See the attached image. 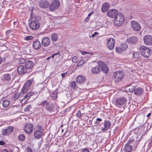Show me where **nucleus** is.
Listing matches in <instances>:
<instances>
[{
    "label": "nucleus",
    "mask_w": 152,
    "mask_h": 152,
    "mask_svg": "<svg viewBox=\"0 0 152 152\" xmlns=\"http://www.w3.org/2000/svg\"><path fill=\"white\" fill-rule=\"evenodd\" d=\"M139 50L141 55L146 58H148L151 53V50L145 46H141Z\"/></svg>",
    "instance_id": "obj_1"
},
{
    "label": "nucleus",
    "mask_w": 152,
    "mask_h": 152,
    "mask_svg": "<svg viewBox=\"0 0 152 152\" xmlns=\"http://www.w3.org/2000/svg\"><path fill=\"white\" fill-rule=\"evenodd\" d=\"M122 13H117L115 16L114 21V23L118 26L122 25L124 23V17Z\"/></svg>",
    "instance_id": "obj_2"
},
{
    "label": "nucleus",
    "mask_w": 152,
    "mask_h": 152,
    "mask_svg": "<svg viewBox=\"0 0 152 152\" xmlns=\"http://www.w3.org/2000/svg\"><path fill=\"white\" fill-rule=\"evenodd\" d=\"M123 72L121 71H117L114 72L113 78L116 82H118L123 78L124 74Z\"/></svg>",
    "instance_id": "obj_3"
},
{
    "label": "nucleus",
    "mask_w": 152,
    "mask_h": 152,
    "mask_svg": "<svg viewBox=\"0 0 152 152\" xmlns=\"http://www.w3.org/2000/svg\"><path fill=\"white\" fill-rule=\"evenodd\" d=\"M60 5V1L58 0L54 1L50 4L49 10L50 11H53L56 10L59 6Z\"/></svg>",
    "instance_id": "obj_4"
},
{
    "label": "nucleus",
    "mask_w": 152,
    "mask_h": 152,
    "mask_svg": "<svg viewBox=\"0 0 152 152\" xmlns=\"http://www.w3.org/2000/svg\"><path fill=\"white\" fill-rule=\"evenodd\" d=\"M126 36H127V38L126 40V42L128 44L132 45L136 44L138 42V38L135 36H132L128 37V34H125Z\"/></svg>",
    "instance_id": "obj_5"
},
{
    "label": "nucleus",
    "mask_w": 152,
    "mask_h": 152,
    "mask_svg": "<svg viewBox=\"0 0 152 152\" xmlns=\"http://www.w3.org/2000/svg\"><path fill=\"white\" fill-rule=\"evenodd\" d=\"M98 64L101 68V70L104 73H107L108 71V69L107 65L101 61H99L98 62Z\"/></svg>",
    "instance_id": "obj_6"
},
{
    "label": "nucleus",
    "mask_w": 152,
    "mask_h": 152,
    "mask_svg": "<svg viewBox=\"0 0 152 152\" xmlns=\"http://www.w3.org/2000/svg\"><path fill=\"white\" fill-rule=\"evenodd\" d=\"M40 26L39 23L36 21H32L30 23L29 27L33 30H36L39 28Z\"/></svg>",
    "instance_id": "obj_7"
},
{
    "label": "nucleus",
    "mask_w": 152,
    "mask_h": 152,
    "mask_svg": "<svg viewBox=\"0 0 152 152\" xmlns=\"http://www.w3.org/2000/svg\"><path fill=\"white\" fill-rule=\"evenodd\" d=\"M15 72H14L10 74H6L4 75L3 76V79L4 80L7 81H10L11 78L14 80L15 77Z\"/></svg>",
    "instance_id": "obj_8"
},
{
    "label": "nucleus",
    "mask_w": 152,
    "mask_h": 152,
    "mask_svg": "<svg viewBox=\"0 0 152 152\" xmlns=\"http://www.w3.org/2000/svg\"><path fill=\"white\" fill-rule=\"evenodd\" d=\"M131 25L132 29L135 31H138L141 30V27L140 25L135 21H132Z\"/></svg>",
    "instance_id": "obj_9"
},
{
    "label": "nucleus",
    "mask_w": 152,
    "mask_h": 152,
    "mask_svg": "<svg viewBox=\"0 0 152 152\" xmlns=\"http://www.w3.org/2000/svg\"><path fill=\"white\" fill-rule=\"evenodd\" d=\"M143 40L144 43L147 45H152V36L147 35L144 36Z\"/></svg>",
    "instance_id": "obj_10"
},
{
    "label": "nucleus",
    "mask_w": 152,
    "mask_h": 152,
    "mask_svg": "<svg viewBox=\"0 0 152 152\" xmlns=\"http://www.w3.org/2000/svg\"><path fill=\"white\" fill-rule=\"evenodd\" d=\"M24 130L25 132L28 134L31 133L34 129V126L32 124H28L25 125L23 127Z\"/></svg>",
    "instance_id": "obj_11"
},
{
    "label": "nucleus",
    "mask_w": 152,
    "mask_h": 152,
    "mask_svg": "<svg viewBox=\"0 0 152 152\" xmlns=\"http://www.w3.org/2000/svg\"><path fill=\"white\" fill-rule=\"evenodd\" d=\"M107 47L110 50H113L114 48L115 44L114 39L113 38L107 39Z\"/></svg>",
    "instance_id": "obj_12"
},
{
    "label": "nucleus",
    "mask_w": 152,
    "mask_h": 152,
    "mask_svg": "<svg viewBox=\"0 0 152 152\" xmlns=\"http://www.w3.org/2000/svg\"><path fill=\"white\" fill-rule=\"evenodd\" d=\"M118 11L116 10L112 9L109 10L107 12V14L110 17L113 18L115 17Z\"/></svg>",
    "instance_id": "obj_13"
},
{
    "label": "nucleus",
    "mask_w": 152,
    "mask_h": 152,
    "mask_svg": "<svg viewBox=\"0 0 152 152\" xmlns=\"http://www.w3.org/2000/svg\"><path fill=\"white\" fill-rule=\"evenodd\" d=\"M13 130V128L12 126H8L7 129L2 130V134L3 135H7L11 133Z\"/></svg>",
    "instance_id": "obj_14"
},
{
    "label": "nucleus",
    "mask_w": 152,
    "mask_h": 152,
    "mask_svg": "<svg viewBox=\"0 0 152 152\" xmlns=\"http://www.w3.org/2000/svg\"><path fill=\"white\" fill-rule=\"evenodd\" d=\"M17 69L18 72L20 75H23L28 72L26 67H25L23 65L19 66L18 67Z\"/></svg>",
    "instance_id": "obj_15"
},
{
    "label": "nucleus",
    "mask_w": 152,
    "mask_h": 152,
    "mask_svg": "<svg viewBox=\"0 0 152 152\" xmlns=\"http://www.w3.org/2000/svg\"><path fill=\"white\" fill-rule=\"evenodd\" d=\"M50 39L48 37H45L42 39L41 42V44L44 47L48 46L50 44Z\"/></svg>",
    "instance_id": "obj_16"
},
{
    "label": "nucleus",
    "mask_w": 152,
    "mask_h": 152,
    "mask_svg": "<svg viewBox=\"0 0 152 152\" xmlns=\"http://www.w3.org/2000/svg\"><path fill=\"white\" fill-rule=\"evenodd\" d=\"M39 6L43 9H46L48 8L50 5V3L47 0L43 1H41L39 2Z\"/></svg>",
    "instance_id": "obj_17"
},
{
    "label": "nucleus",
    "mask_w": 152,
    "mask_h": 152,
    "mask_svg": "<svg viewBox=\"0 0 152 152\" xmlns=\"http://www.w3.org/2000/svg\"><path fill=\"white\" fill-rule=\"evenodd\" d=\"M135 87L134 86L129 85L128 86H126L125 88V91L126 94H125V96H126L127 95V92H129L130 93H132L133 91L134 92L135 90Z\"/></svg>",
    "instance_id": "obj_18"
},
{
    "label": "nucleus",
    "mask_w": 152,
    "mask_h": 152,
    "mask_svg": "<svg viewBox=\"0 0 152 152\" xmlns=\"http://www.w3.org/2000/svg\"><path fill=\"white\" fill-rule=\"evenodd\" d=\"M111 125L110 121H105L104 123V127L102 128V130L103 132L106 131L109 128Z\"/></svg>",
    "instance_id": "obj_19"
},
{
    "label": "nucleus",
    "mask_w": 152,
    "mask_h": 152,
    "mask_svg": "<svg viewBox=\"0 0 152 152\" xmlns=\"http://www.w3.org/2000/svg\"><path fill=\"white\" fill-rule=\"evenodd\" d=\"M86 79L85 77L82 75L78 76L76 79L77 83L79 84H82L86 81Z\"/></svg>",
    "instance_id": "obj_20"
},
{
    "label": "nucleus",
    "mask_w": 152,
    "mask_h": 152,
    "mask_svg": "<svg viewBox=\"0 0 152 152\" xmlns=\"http://www.w3.org/2000/svg\"><path fill=\"white\" fill-rule=\"evenodd\" d=\"M33 46L35 50H38L41 48L42 44L38 40H36L34 42L33 44Z\"/></svg>",
    "instance_id": "obj_21"
},
{
    "label": "nucleus",
    "mask_w": 152,
    "mask_h": 152,
    "mask_svg": "<svg viewBox=\"0 0 152 152\" xmlns=\"http://www.w3.org/2000/svg\"><path fill=\"white\" fill-rule=\"evenodd\" d=\"M124 104V98H119L116 99L115 101V104L118 107H120L121 106Z\"/></svg>",
    "instance_id": "obj_22"
},
{
    "label": "nucleus",
    "mask_w": 152,
    "mask_h": 152,
    "mask_svg": "<svg viewBox=\"0 0 152 152\" xmlns=\"http://www.w3.org/2000/svg\"><path fill=\"white\" fill-rule=\"evenodd\" d=\"M144 92L143 89L140 87L135 88L134 94L140 96L142 95Z\"/></svg>",
    "instance_id": "obj_23"
},
{
    "label": "nucleus",
    "mask_w": 152,
    "mask_h": 152,
    "mask_svg": "<svg viewBox=\"0 0 152 152\" xmlns=\"http://www.w3.org/2000/svg\"><path fill=\"white\" fill-rule=\"evenodd\" d=\"M34 64L33 62L31 61H27L25 63V66L27 69H30L33 67Z\"/></svg>",
    "instance_id": "obj_24"
},
{
    "label": "nucleus",
    "mask_w": 152,
    "mask_h": 152,
    "mask_svg": "<svg viewBox=\"0 0 152 152\" xmlns=\"http://www.w3.org/2000/svg\"><path fill=\"white\" fill-rule=\"evenodd\" d=\"M110 7V4L108 3H105L102 5L101 10L103 12H106Z\"/></svg>",
    "instance_id": "obj_25"
},
{
    "label": "nucleus",
    "mask_w": 152,
    "mask_h": 152,
    "mask_svg": "<svg viewBox=\"0 0 152 152\" xmlns=\"http://www.w3.org/2000/svg\"><path fill=\"white\" fill-rule=\"evenodd\" d=\"M45 107L47 110L50 112L53 111V109L54 108V105L53 104H47L46 105Z\"/></svg>",
    "instance_id": "obj_26"
},
{
    "label": "nucleus",
    "mask_w": 152,
    "mask_h": 152,
    "mask_svg": "<svg viewBox=\"0 0 152 152\" xmlns=\"http://www.w3.org/2000/svg\"><path fill=\"white\" fill-rule=\"evenodd\" d=\"M42 134V131L37 130L34 133V135L35 137L37 139H39L41 137Z\"/></svg>",
    "instance_id": "obj_27"
},
{
    "label": "nucleus",
    "mask_w": 152,
    "mask_h": 152,
    "mask_svg": "<svg viewBox=\"0 0 152 152\" xmlns=\"http://www.w3.org/2000/svg\"><path fill=\"white\" fill-rule=\"evenodd\" d=\"M100 66L99 65L95 67L92 69L91 72L94 74H98L100 72Z\"/></svg>",
    "instance_id": "obj_28"
},
{
    "label": "nucleus",
    "mask_w": 152,
    "mask_h": 152,
    "mask_svg": "<svg viewBox=\"0 0 152 152\" xmlns=\"http://www.w3.org/2000/svg\"><path fill=\"white\" fill-rule=\"evenodd\" d=\"M132 149V146L131 145H130L128 143H127L125 146L124 150L125 152H130Z\"/></svg>",
    "instance_id": "obj_29"
},
{
    "label": "nucleus",
    "mask_w": 152,
    "mask_h": 152,
    "mask_svg": "<svg viewBox=\"0 0 152 152\" xmlns=\"http://www.w3.org/2000/svg\"><path fill=\"white\" fill-rule=\"evenodd\" d=\"M51 40L53 42H56L58 39V34L55 33L52 34L51 37Z\"/></svg>",
    "instance_id": "obj_30"
},
{
    "label": "nucleus",
    "mask_w": 152,
    "mask_h": 152,
    "mask_svg": "<svg viewBox=\"0 0 152 152\" xmlns=\"http://www.w3.org/2000/svg\"><path fill=\"white\" fill-rule=\"evenodd\" d=\"M133 55L134 58H140L142 56L141 53L138 52H134L133 54Z\"/></svg>",
    "instance_id": "obj_31"
},
{
    "label": "nucleus",
    "mask_w": 152,
    "mask_h": 152,
    "mask_svg": "<svg viewBox=\"0 0 152 152\" xmlns=\"http://www.w3.org/2000/svg\"><path fill=\"white\" fill-rule=\"evenodd\" d=\"M58 92L57 90L54 91L50 95V97L53 99H56L58 97Z\"/></svg>",
    "instance_id": "obj_32"
},
{
    "label": "nucleus",
    "mask_w": 152,
    "mask_h": 152,
    "mask_svg": "<svg viewBox=\"0 0 152 152\" xmlns=\"http://www.w3.org/2000/svg\"><path fill=\"white\" fill-rule=\"evenodd\" d=\"M32 84V81L31 80H27L24 86L29 89L31 86Z\"/></svg>",
    "instance_id": "obj_33"
},
{
    "label": "nucleus",
    "mask_w": 152,
    "mask_h": 152,
    "mask_svg": "<svg viewBox=\"0 0 152 152\" xmlns=\"http://www.w3.org/2000/svg\"><path fill=\"white\" fill-rule=\"evenodd\" d=\"M37 93L35 92H31L27 94L25 96V97L23 98V99H29L30 97L31 96L35 94H36Z\"/></svg>",
    "instance_id": "obj_34"
},
{
    "label": "nucleus",
    "mask_w": 152,
    "mask_h": 152,
    "mask_svg": "<svg viewBox=\"0 0 152 152\" xmlns=\"http://www.w3.org/2000/svg\"><path fill=\"white\" fill-rule=\"evenodd\" d=\"M18 138L20 141H24L25 139V136L24 134H21L18 136Z\"/></svg>",
    "instance_id": "obj_35"
},
{
    "label": "nucleus",
    "mask_w": 152,
    "mask_h": 152,
    "mask_svg": "<svg viewBox=\"0 0 152 152\" xmlns=\"http://www.w3.org/2000/svg\"><path fill=\"white\" fill-rule=\"evenodd\" d=\"M29 89L27 87L23 86V87L21 90V92L23 94H26L28 91Z\"/></svg>",
    "instance_id": "obj_36"
},
{
    "label": "nucleus",
    "mask_w": 152,
    "mask_h": 152,
    "mask_svg": "<svg viewBox=\"0 0 152 152\" xmlns=\"http://www.w3.org/2000/svg\"><path fill=\"white\" fill-rule=\"evenodd\" d=\"M10 101L7 100H5L3 101L2 104L4 107H8L10 104Z\"/></svg>",
    "instance_id": "obj_37"
},
{
    "label": "nucleus",
    "mask_w": 152,
    "mask_h": 152,
    "mask_svg": "<svg viewBox=\"0 0 152 152\" xmlns=\"http://www.w3.org/2000/svg\"><path fill=\"white\" fill-rule=\"evenodd\" d=\"M116 51L117 53H122L123 51V48L121 47L116 48Z\"/></svg>",
    "instance_id": "obj_38"
},
{
    "label": "nucleus",
    "mask_w": 152,
    "mask_h": 152,
    "mask_svg": "<svg viewBox=\"0 0 152 152\" xmlns=\"http://www.w3.org/2000/svg\"><path fill=\"white\" fill-rule=\"evenodd\" d=\"M94 12H91L88 15V16L86 17L84 21L86 22H87L88 20L89 19L90 17L93 14Z\"/></svg>",
    "instance_id": "obj_39"
},
{
    "label": "nucleus",
    "mask_w": 152,
    "mask_h": 152,
    "mask_svg": "<svg viewBox=\"0 0 152 152\" xmlns=\"http://www.w3.org/2000/svg\"><path fill=\"white\" fill-rule=\"evenodd\" d=\"M32 107L31 105H27L26 108L24 109V111L25 112H28L30 111Z\"/></svg>",
    "instance_id": "obj_40"
},
{
    "label": "nucleus",
    "mask_w": 152,
    "mask_h": 152,
    "mask_svg": "<svg viewBox=\"0 0 152 152\" xmlns=\"http://www.w3.org/2000/svg\"><path fill=\"white\" fill-rule=\"evenodd\" d=\"M70 85L71 87L73 88H75L76 87V83L75 81H72Z\"/></svg>",
    "instance_id": "obj_41"
},
{
    "label": "nucleus",
    "mask_w": 152,
    "mask_h": 152,
    "mask_svg": "<svg viewBox=\"0 0 152 152\" xmlns=\"http://www.w3.org/2000/svg\"><path fill=\"white\" fill-rule=\"evenodd\" d=\"M85 63V61L84 60H80L77 64V66H80Z\"/></svg>",
    "instance_id": "obj_42"
},
{
    "label": "nucleus",
    "mask_w": 152,
    "mask_h": 152,
    "mask_svg": "<svg viewBox=\"0 0 152 152\" xmlns=\"http://www.w3.org/2000/svg\"><path fill=\"white\" fill-rule=\"evenodd\" d=\"M33 38V36H28L26 37L25 38V39L26 40H31Z\"/></svg>",
    "instance_id": "obj_43"
},
{
    "label": "nucleus",
    "mask_w": 152,
    "mask_h": 152,
    "mask_svg": "<svg viewBox=\"0 0 152 152\" xmlns=\"http://www.w3.org/2000/svg\"><path fill=\"white\" fill-rule=\"evenodd\" d=\"M78 57L77 56L73 57L72 58V61L74 63L78 61L77 60V58Z\"/></svg>",
    "instance_id": "obj_44"
},
{
    "label": "nucleus",
    "mask_w": 152,
    "mask_h": 152,
    "mask_svg": "<svg viewBox=\"0 0 152 152\" xmlns=\"http://www.w3.org/2000/svg\"><path fill=\"white\" fill-rule=\"evenodd\" d=\"M25 60L23 58H21L18 61V62L19 64H22L24 63L25 62Z\"/></svg>",
    "instance_id": "obj_45"
},
{
    "label": "nucleus",
    "mask_w": 152,
    "mask_h": 152,
    "mask_svg": "<svg viewBox=\"0 0 152 152\" xmlns=\"http://www.w3.org/2000/svg\"><path fill=\"white\" fill-rule=\"evenodd\" d=\"M102 120L100 118H97L96 119V121L95 122V124L96 125H98V124H99V122H100L102 121Z\"/></svg>",
    "instance_id": "obj_46"
},
{
    "label": "nucleus",
    "mask_w": 152,
    "mask_h": 152,
    "mask_svg": "<svg viewBox=\"0 0 152 152\" xmlns=\"http://www.w3.org/2000/svg\"><path fill=\"white\" fill-rule=\"evenodd\" d=\"M48 104L49 103L47 102V101H44L43 102H42V103H41V105L42 106H45V105H46L47 104Z\"/></svg>",
    "instance_id": "obj_47"
},
{
    "label": "nucleus",
    "mask_w": 152,
    "mask_h": 152,
    "mask_svg": "<svg viewBox=\"0 0 152 152\" xmlns=\"http://www.w3.org/2000/svg\"><path fill=\"white\" fill-rule=\"evenodd\" d=\"M135 142L134 140V139L129 138V139L128 140L127 143L129 144V143H131V142Z\"/></svg>",
    "instance_id": "obj_48"
},
{
    "label": "nucleus",
    "mask_w": 152,
    "mask_h": 152,
    "mask_svg": "<svg viewBox=\"0 0 152 152\" xmlns=\"http://www.w3.org/2000/svg\"><path fill=\"white\" fill-rule=\"evenodd\" d=\"M77 116L78 117H80L81 115V111L80 110H79L77 114Z\"/></svg>",
    "instance_id": "obj_49"
},
{
    "label": "nucleus",
    "mask_w": 152,
    "mask_h": 152,
    "mask_svg": "<svg viewBox=\"0 0 152 152\" xmlns=\"http://www.w3.org/2000/svg\"><path fill=\"white\" fill-rule=\"evenodd\" d=\"M19 97V95L18 94H16L14 95V97L15 98V100L18 99Z\"/></svg>",
    "instance_id": "obj_50"
},
{
    "label": "nucleus",
    "mask_w": 152,
    "mask_h": 152,
    "mask_svg": "<svg viewBox=\"0 0 152 152\" xmlns=\"http://www.w3.org/2000/svg\"><path fill=\"white\" fill-rule=\"evenodd\" d=\"M125 110V112L127 114L129 112V107H126V108H124V110Z\"/></svg>",
    "instance_id": "obj_51"
},
{
    "label": "nucleus",
    "mask_w": 152,
    "mask_h": 152,
    "mask_svg": "<svg viewBox=\"0 0 152 152\" xmlns=\"http://www.w3.org/2000/svg\"><path fill=\"white\" fill-rule=\"evenodd\" d=\"M128 45L126 43H124V50L128 48Z\"/></svg>",
    "instance_id": "obj_52"
},
{
    "label": "nucleus",
    "mask_w": 152,
    "mask_h": 152,
    "mask_svg": "<svg viewBox=\"0 0 152 152\" xmlns=\"http://www.w3.org/2000/svg\"><path fill=\"white\" fill-rule=\"evenodd\" d=\"M67 73V72H66L64 73H62L61 74V75L62 77V78H63L65 76V75Z\"/></svg>",
    "instance_id": "obj_53"
},
{
    "label": "nucleus",
    "mask_w": 152,
    "mask_h": 152,
    "mask_svg": "<svg viewBox=\"0 0 152 152\" xmlns=\"http://www.w3.org/2000/svg\"><path fill=\"white\" fill-rule=\"evenodd\" d=\"M37 128L38 129L40 130H42L43 129V127L42 126L40 125L38 126Z\"/></svg>",
    "instance_id": "obj_54"
},
{
    "label": "nucleus",
    "mask_w": 152,
    "mask_h": 152,
    "mask_svg": "<svg viewBox=\"0 0 152 152\" xmlns=\"http://www.w3.org/2000/svg\"><path fill=\"white\" fill-rule=\"evenodd\" d=\"M82 152H89V151L87 148H85L83 150Z\"/></svg>",
    "instance_id": "obj_55"
},
{
    "label": "nucleus",
    "mask_w": 152,
    "mask_h": 152,
    "mask_svg": "<svg viewBox=\"0 0 152 152\" xmlns=\"http://www.w3.org/2000/svg\"><path fill=\"white\" fill-rule=\"evenodd\" d=\"M98 34V33L97 32H95L93 34H92L91 37H95V36Z\"/></svg>",
    "instance_id": "obj_56"
},
{
    "label": "nucleus",
    "mask_w": 152,
    "mask_h": 152,
    "mask_svg": "<svg viewBox=\"0 0 152 152\" xmlns=\"http://www.w3.org/2000/svg\"><path fill=\"white\" fill-rule=\"evenodd\" d=\"M5 142L3 141H0V145H3L4 144Z\"/></svg>",
    "instance_id": "obj_57"
},
{
    "label": "nucleus",
    "mask_w": 152,
    "mask_h": 152,
    "mask_svg": "<svg viewBox=\"0 0 152 152\" xmlns=\"http://www.w3.org/2000/svg\"><path fill=\"white\" fill-rule=\"evenodd\" d=\"M27 150L28 151V152H32V151L31 148L29 147L27 148Z\"/></svg>",
    "instance_id": "obj_58"
},
{
    "label": "nucleus",
    "mask_w": 152,
    "mask_h": 152,
    "mask_svg": "<svg viewBox=\"0 0 152 152\" xmlns=\"http://www.w3.org/2000/svg\"><path fill=\"white\" fill-rule=\"evenodd\" d=\"M151 113H149L147 115V116L148 117H149V116H151Z\"/></svg>",
    "instance_id": "obj_59"
},
{
    "label": "nucleus",
    "mask_w": 152,
    "mask_h": 152,
    "mask_svg": "<svg viewBox=\"0 0 152 152\" xmlns=\"http://www.w3.org/2000/svg\"><path fill=\"white\" fill-rule=\"evenodd\" d=\"M2 61V59L0 56V64L1 63Z\"/></svg>",
    "instance_id": "obj_60"
},
{
    "label": "nucleus",
    "mask_w": 152,
    "mask_h": 152,
    "mask_svg": "<svg viewBox=\"0 0 152 152\" xmlns=\"http://www.w3.org/2000/svg\"><path fill=\"white\" fill-rule=\"evenodd\" d=\"M3 152H9L6 150L4 149L3 151Z\"/></svg>",
    "instance_id": "obj_61"
},
{
    "label": "nucleus",
    "mask_w": 152,
    "mask_h": 152,
    "mask_svg": "<svg viewBox=\"0 0 152 152\" xmlns=\"http://www.w3.org/2000/svg\"><path fill=\"white\" fill-rule=\"evenodd\" d=\"M130 119V117H129V116L127 118V121H126V122H127Z\"/></svg>",
    "instance_id": "obj_62"
},
{
    "label": "nucleus",
    "mask_w": 152,
    "mask_h": 152,
    "mask_svg": "<svg viewBox=\"0 0 152 152\" xmlns=\"http://www.w3.org/2000/svg\"><path fill=\"white\" fill-rule=\"evenodd\" d=\"M127 102V99L124 98V103Z\"/></svg>",
    "instance_id": "obj_63"
},
{
    "label": "nucleus",
    "mask_w": 152,
    "mask_h": 152,
    "mask_svg": "<svg viewBox=\"0 0 152 152\" xmlns=\"http://www.w3.org/2000/svg\"><path fill=\"white\" fill-rule=\"evenodd\" d=\"M81 53L83 55H84L86 54V53L85 51H84L82 53Z\"/></svg>",
    "instance_id": "obj_64"
}]
</instances>
